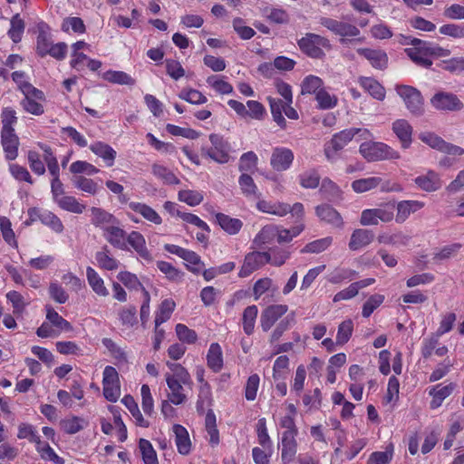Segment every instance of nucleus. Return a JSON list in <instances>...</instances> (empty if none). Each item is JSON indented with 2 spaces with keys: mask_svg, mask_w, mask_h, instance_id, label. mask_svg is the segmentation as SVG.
<instances>
[{
  "mask_svg": "<svg viewBox=\"0 0 464 464\" xmlns=\"http://www.w3.org/2000/svg\"><path fill=\"white\" fill-rule=\"evenodd\" d=\"M299 48L312 58H322L325 51L331 49V44L328 39L315 34H306L298 41Z\"/></svg>",
  "mask_w": 464,
  "mask_h": 464,
  "instance_id": "nucleus-4",
  "label": "nucleus"
},
{
  "mask_svg": "<svg viewBox=\"0 0 464 464\" xmlns=\"http://www.w3.org/2000/svg\"><path fill=\"white\" fill-rule=\"evenodd\" d=\"M178 199L190 207H196L203 201L204 193L200 190L182 189L178 193Z\"/></svg>",
  "mask_w": 464,
  "mask_h": 464,
  "instance_id": "nucleus-46",
  "label": "nucleus"
},
{
  "mask_svg": "<svg viewBox=\"0 0 464 464\" xmlns=\"http://www.w3.org/2000/svg\"><path fill=\"white\" fill-rule=\"evenodd\" d=\"M91 220L92 223L95 227H100L102 232L105 231L106 227L119 223V220L111 213L100 208H91Z\"/></svg>",
  "mask_w": 464,
  "mask_h": 464,
  "instance_id": "nucleus-24",
  "label": "nucleus"
},
{
  "mask_svg": "<svg viewBox=\"0 0 464 464\" xmlns=\"http://www.w3.org/2000/svg\"><path fill=\"white\" fill-rule=\"evenodd\" d=\"M373 233L368 229H355L351 236L349 247L351 250H359L370 245L373 240Z\"/></svg>",
  "mask_w": 464,
  "mask_h": 464,
  "instance_id": "nucleus-27",
  "label": "nucleus"
},
{
  "mask_svg": "<svg viewBox=\"0 0 464 464\" xmlns=\"http://www.w3.org/2000/svg\"><path fill=\"white\" fill-rule=\"evenodd\" d=\"M277 227L266 226L254 239V244L258 247L273 243L276 239Z\"/></svg>",
  "mask_w": 464,
  "mask_h": 464,
  "instance_id": "nucleus-42",
  "label": "nucleus"
},
{
  "mask_svg": "<svg viewBox=\"0 0 464 464\" xmlns=\"http://www.w3.org/2000/svg\"><path fill=\"white\" fill-rule=\"evenodd\" d=\"M411 43L414 45L413 47L405 49V53L416 64L428 68L431 66L432 62L429 57V53L426 48V42H422L420 39H412Z\"/></svg>",
  "mask_w": 464,
  "mask_h": 464,
  "instance_id": "nucleus-15",
  "label": "nucleus"
},
{
  "mask_svg": "<svg viewBox=\"0 0 464 464\" xmlns=\"http://www.w3.org/2000/svg\"><path fill=\"white\" fill-rule=\"evenodd\" d=\"M97 266L106 271H115L119 268L121 263L116 259L108 249L104 248L95 254Z\"/></svg>",
  "mask_w": 464,
  "mask_h": 464,
  "instance_id": "nucleus-34",
  "label": "nucleus"
},
{
  "mask_svg": "<svg viewBox=\"0 0 464 464\" xmlns=\"http://www.w3.org/2000/svg\"><path fill=\"white\" fill-rule=\"evenodd\" d=\"M46 319L56 328V332L69 333L73 330L72 325L63 318L53 308L46 306Z\"/></svg>",
  "mask_w": 464,
  "mask_h": 464,
  "instance_id": "nucleus-36",
  "label": "nucleus"
},
{
  "mask_svg": "<svg viewBox=\"0 0 464 464\" xmlns=\"http://www.w3.org/2000/svg\"><path fill=\"white\" fill-rule=\"evenodd\" d=\"M37 28L35 50L38 55L41 57L50 55L56 60H63L67 53V44L65 43L54 44L51 29L46 24L41 23Z\"/></svg>",
  "mask_w": 464,
  "mask_h": 464,
  "instance_id": "nucleus-2",
  "label": "nucleus"
},
{
  "mask_svg": "<svg viewBox=\"0 0 464 464\" xmlns=\"http://www.w3.org/2000/svg\"><path fill=\"white\" fill-rule=\"evenodd\" d=\"M99 171L100 169L98 168L85 160H76L70 166V172L75 175L86 174L92 176L97 174Z\"/></svg>",
  "mask_w": 464,
  "mask_h": 464,
  "instance_id": "nucleus-63",
  "label": "nucleus"
},
{
  "mask_svg": "<svg viewBox=\"0 0 464 464\" xmlns=\"http://www.w3.org/2000/svg\"><path fill=\"white\" fill-rule=\"evenodd\" d=\"M62 30L67 34H83L85 32V25L83 21L79 17H67L63 21Z\"/></svg>",
  "mask_w": 464,
  "mask_h": 464,
  "instance_id": "nucleus-62",
  "label": "nucleus"
},
{
  "mask_svg": "<svg viewBox=\"0 0 464 464\" xmlns=\"http://www.w3.org/2000/svg\"><path fill=\"white\" fill-rule=\"evenodd\" d=\"M62 430L67 434H74L82 430L86 421L80 417H72L63 420L60 423Z\"/></svg>",
  "mask_w": 464,
  "mask_h": 464,
  "instance_id": "nucleus-60",
  "label": "nucleus"
},
{
  "mask_svg": "<svg viewBox=\"0 0 464 464\" xmlns=\"http://www.w3.org/2000/svg\"><path fill=\"white\" fill-rule=\"evenodd\" d=\"M333 243V237H326L308 243L301 250L302 253L319 254L326 250Z\"/></svg>",
  "mask_w": 464,
  "mask_h": 464,
  "instance_id": "nucleus-59",
  "label": "nucleus"
},
{
  "mask_svg": "<svg viewBox=\"0 0 464 464\" xmlns=\"http://www.w3.org/2000/svg\"><path fill=\"white\" fill-rule=\"evenodd\" d=\"M169 389V400L174 404H181L185 401L187 392L189 389L188 379H166Z\"/></svg>",
  "mask_w": 464,
  "mask_h": 464,
  "instance_id": "nucleus-16",
  "label": "nucleus"
},
{
  "mask_svg": "<svg viewBox=\"0 0 464 464\" xmlns=\"http://www.w3.org/2000/svg\"><path fill=\"white\" fill-rule=\"evenodd\" d=\"M208 365L214 371L218 372L222 368L223 356L222 350L218 343H213L210 344L207 354Z\"/></svg>",
  "mask_w": 464,
  "mask_h": 464,
  "instance_id": "nucleus-40",
  "label": "nucleus"
},
{
  "mask_svg": "<svg viewBox=\"0 0 464 464\" xmlns=\"http://www.w3.org/2000/svg\"><path fill=\"white\" fill-rule=\"evenodd\" d=\"M359 152L369 162L396 160L401 158L397 150L382 141L369 140L362 142Z\"/></svg>",
  "mask_w": 464,
  "mask_h": 464,
  "instance_id": "nucleus-3",
  "label": "nucleus"
},
{
  "mask_svg": "<svg viewBox=\"0 0 464 464\" xmlns=\"http://www.w3.org/2000/svg\"><path fill=\"white\" fill-rule=\"evenodd\" d=\"M256 208L264 213L284 217L289 213L290 205L283 202H272L262 199L256 203Z\"/></svg>",
  "mask_w": 464,
  "mask_h": 464,
  "instance_id": "nucleus-30",
  "label": "nucleus"
},
{
  "mask_svg": "<svg viewBox=\"0 0 464 464\" xmlns=\"http://www.w3.org/2000/svg\"><path fill=\"white\" fill-rule=\"evenodd\" d=\"M395 91L411 114L419 116L423 113V97L418 89L410 85H397Z\"/></svg>",
  "mask_w": 464,
  "mask_h": 464,
  "instance_id": "nucleus-6",
  "label": "nucleus"
},
{
  "mask_svg": "<svg viewBox=\"0 0 464 464\" xmlns=\"http://www.w3.org/2000/svg\"><path fill=\"white\" fill-rule=\"evenodd\" d=\"M353 332V322L351 319L344 320L338 325L336 344L343 346L351 338Z\"/></svg>",
  "mask_w": 464,
  "mask_h": 464,
  "instance_id": "nucleus-52",
  "label": "nucleus"
},
{
  "mask_svg": "<svg viewBox=\"0 0 464 464\" xmlns=\"http://www.w3.org/2000/svg\"><path fill=\"white\" fill-rule=\"evenodd\" d=\"M178 96L194 105L205 104L208 102V98L200 91L190 87L183 88Z\"/></svg>",
  "mask_w": 464,
  "mask_h": 464,
  "instance_id": "nucleus-41",
  "label": "nucleus"
},
{
  "mask_svg": "<svg viewBox=\"0 0 464 464\" xmlns=\"http://www.w3.org/2000/svg\"><path fill=\"white\" fill-rule=\"evenodd\" d=\"M216 219L221 228L229 235L237 234L243 226V222L240 219L223 213L217 214Z\"/></svg>",
  "mask_w": 464,
  "mask_h": 464,
  "instance_id": "nucleus-35",
  "label": "nucleus"
},
{
  "mask_svg": "<svg viewBox=\"0 0 464 464\" xmlns=\"http://www.w3.org/2000/svg\"><path fill=\"white\" fill-rule=\"evenodd\" d=\"M123 404L127 407V409L130 411L133 418L135 419V422L137 425L140 427L147 428L149 427L150 423L148 420H146L142 414L140 413L139 407L133 398L131 396H125L122 399Z\"/></svg>",
  "mask_w": 464,
  "mask_h": 464,
  "instance_id": "nucleus-53",
  "label": "nucleus"
},
{
  "mask_svg": "<svg viewBox=\"0 0 464 464\" xmlns=\"http://www.w3.org/2000/svg\"><path fill=\"white\" fill-rule=\"evenodd\" d=\"M207 85L221 95L231 94L233 86L220 75L213 74L206 79Z\"/></svg>",
  "mask_w": 464,
  "mask_h": 464,
  "instance_id": "nucleus-37",
  "label": "nucleus"
},
{
  "mask_svg": "<svg viewBox=\"0 0 464 464\" xmlns=\"http://www.w3.org/2000/svg\"><path fill=\"white\" fill-rule=\"evenodd\" d=\"M393 203H385L376 208H367L362 211L360 223L362 226H377L380 222L389 223L394 218Z\"/></svg>",
  "mask_w": 464,
  "mask_h": 464,
  "instance_id": "nucleus-5",
  "label": "nucleus"
},
{
  "mask_svg": "<svg viewBox=\"0 0 464 464\" xmlns=\"http://www.w3.org/2000/svg\"><path fill=\"white\" fill-rule=\"evenodd\" d=\"M139 448L145 464H159L156 451L149 440L140 439L139 441Z\"/></svg>",
  "mask_w": 464,
  "mask_h": 464,
  "instance_id": "nucleus-61",
  "label": "nucleus"
},
{
  "mask_svg": "<svg viewBox=\"0 0 464 464\" xmlns=\"http://www.w3.org/2000/svg\"><path fill=\"white\" fill-rule=\"evenodd\" d=\"M211 146L206 150V154L214 161L219 164L227 163L230 160V145L218 134H210Z\"/></svg>",
  "mask_w": 464,
  "mask_h": 464,
  "instance_id": "nucleus-8",
  "label": "nucleus"
},
{
  "mask_svg": "<svg viewBox=\"0 0 464 464\" xmlns=\"http://www.w3.org/2000/svg\"><path fill=\"white\" fill-rule=\"evenodd\" d=\"M316 216L320 220L335 227H343V221L340 213L327 204L320 205L315 208Z\"/></svg>",
  "mask_w": 464,
  "mask_h": 464,
  "instance_id": "nucleus-20",
  "label": "nucleus"
},
{
  "mask_svg": "<svg viewBox=\"0 0 464 464\" xmlns=\"http://www.w3.org/2000/svg\"><path fill=\"white\" fill-rule=\"evenodd\" d=\"M350 135L343 130L324 143V153L328 161L334 162L338 160L339 152L350 142Z\"/></svg>",
  "mask_w": 464,
  "mask_h": 464,
  "instance_id": "nucleus-10",
  "label": "nucleus"
},
{
  "mask_svg": "<svg viewBox=\"0 0 464 464\" xmlns=\"http://www.w3.org/2000/svg\"><path fill=\"white\" fill-rule=\"evenodd\" d=\"M102 237L114 248L122 251L132 249L145 261H152V255L147 247L146 239L139 231L127 233L120 227L119 222L106 227L105 231L102 232Z\"/></svg>",
  "mask_w": 464,
  "mask_h": 464,
  "instance_id": "nucleus-1",
  "label": "nucleus"
},
{
  "mask_svg": "<svg viewBox=\"0 0 464 464\" xmlns=\"http://www.w3.org/2000/svg\"><path fill=\"white\" fill-rule=\"evenodd\" d=\"M381 177H369L356 179L352 182V188L355 193H364L379 187Z\"/></svg>",
  "mask_w": 464,
  "mask_h": 464,
  "instance_id": "nucleus-44",
  "label": "nucleus"
},
{
  "mask_svg": "<svg viewBox=\"0 0 464 464\" xmlns=\"http://www.w3.org/2000/svg\"><path fill=\"white\" fill-rule=\"evenodd\" d=\"M267 101L269 102L271 114L274 121L281 128H286V121L283 115L285 109L286 107V101H282L279 99H276L273 97H268Z\"/></svg>",
  "mask_w": 464,
  "mask_h": 464,
  "instance_id": "nucleus-32",
  "label": "nucleus"
},
{
  "mask_svg": "<svg viewBox=\"0 0 464 464\" xmlns=\"http://www.w3.org/2000/svg\"><path fill=\"white\" fill-rule=\"evenodd\" d=\"M238 184L242 193L246 197L258 198V188L251 176L242 174L238 179Z\"/></svg>",
  "mask_w": 464,
  "mask_h": 464,
  "instance_id": "nucleus-55",
  "label": "nucleus"
},
{
  "mask_svg": "<svg viewBox=\"0 0 464 464\" xmlns=\"http://www.w3.org/2000/svg\"><path fill=\"white\" fill-rule=\"evenodd\" d=\"M425 204L420 200H401L396 206V222L403 223L411 214L415 213L424 208Z\"/></svg>",
  "mask_w": 464,
  "mask_h": 464,
  "instance_id": "nucleus-22",
  "label": "nucleus"
},
{
  "mask_svg": "<svg viewBox=\"0 0 464 464\" xmlns=\"http://www.w3.org/2000/svg\"><path fill=\"white\" fill-rule=\"evenodd\" d=\"M430 104L439 111H459L464 108V103L452 93L438 92L430 99Z\"/></svg>",
  "mask_w": 464,
  "mask_h": 464,
  "instance_id": "nucleus-9",
  "label": "nucleus"
},
{
  "mask_svg": "<svg viewBox=\"0 0 464 464\" xmlns=\"http://www.w3.org/2000/svg\"><path fill=\"white\" fill-rule=\"evenodd\" d=\"M86 279L92 292L98 296L107 297L109 295V289L106 287L103 278L93 267H86Z\"/></svg>",
  "mask_w": 464,
  "mask_h": 464,
  "instance_id": "nucleus-23",
  "label": "nucleus"
},
{
  "mask_svg": "<svg viewBox=\"0 0 464 464\" xmlns=\"http://www.w3.org/2000/svg\"><path fill=\"white\" fill-rule=\"evenodd\" d=\"M24 22L20 17L19 14L14 15L10 21V29L8 30V35L14 43H19L24 32Z\"/></svg>",
  "mask_w": 464,
  "mask_h": 464,
  "instance_id": "nucleus-50",
  "label": "nucleus"
},
{
  "mask_svg": "<svg viewBox=\"0 0 464 464\" xmlns=\"http://www.w3.org/2000/svg\"><path fill=\"white\" fill-rule=\"evenodd\" d=\"M90 150L99 158H101L107 167H111L114 164L117 152L109 144L96 141L90 145Z\"/></svg>",
  "mask_w": 464,
  "mask_h": 464,
  "instance_id": "nucleus-26",
  "label": "nucleus"
},
{
  "mask_svg": "<svg viewBox=\"0 0 464 464\" xmlns=\"http://www.w3.org/2000/svg\"><path fill=\"white\" fill-rule=\"evenodd\" d=\"M419 139L433 150L442 151L446 141L431 131H422L419 134Z\"/></svg>",
  "mask_w": 464,
  "mask_h": 464,
  "instance_id": "nucleus-54",
  "label": "nucleus"
},
{
  "mask_svg": "<svg viewBox=\"0 0 464 464\" xmlns=\"http://www.w3.org/2000/svg\"><path fill=\"white\" fill-rule=\"evenodd\" d=\"M117 278L128 289H130V290L143 289V285L140 283L138 276L131 272L121 271L117 275Z\"/></svg>",
  "mask_w": 464,
  "mask_h": 464,
  "instance_id": "nucleus-57",
  "label": "nucleus"
},
{
  "mask_svg": "<svg viewBox=\"0 0 464 464\" xmlns=\"http://www.w3.org/2000/svg\"><path fill=\"white\" fill-rule=\"evenodd\" d=\"M358 53L364 56L376 69H383L387 65V54L381 50L358 49Z\"/></svg>",
  "mask_w": 464,
  "mask_h": 464,
  "instance_id": "nucleus-31",
  "label": "nucleus"
},
{
  "mask_svg": "<svg viewBox=\"0 0 464 464\" xmlns=\"http://www.w3.org/2000/svg\"><path fill=\"white\" fill-rule=\"evenodd\" d=\"M1 140L5 158L14 160L18 155L19 140L14 130L1 131Z\"/></svg>",
  "mask_w": 464,
  "mask_h": 464,
  "instance_id": "nucleus-25",
  "label": "nucleus"
},
{
  "mask_svg": "<svg viewBox=\"0 0 464 464\" xmlns=\"http://www.w3.org/2000/svg\"><path fill=\"white\" fill-rule=\"evenodd\" d=\"M60 208L75 214H82L85 206L78 201V199L72 196H64L57 198L56 202Z\"/></svg>",
  "mask_w": 464,
  "mask_h": 464,
  "instance_id": "nucleus-49",
  "label": "nucleus"
},
{
  "mask_svg": "<svg viewBox=\"0 0 464 464\" xmlns=\"http://www.w3.org/2000/svg\"><path fill=\"white\" fill-rule=\"evenodd\" d=\"M128 208L134 213H137L140 216H141L146 221L150 223H152L157 226L162 224L163 219L161 216L153 208L143 202H129Z\"/></svg>",
  "mask_w": 464,
  "mask_h": 464,
  "instance_id": "nucleus-19",
  "label": "nucleus"
},
{
  "mask_svg": "<svg viewBox=\"0 0 464 464\" xmlns=\"http://www.w3.org/2000/svg\"><path fill=\"white\" fill-rule=\"evenodd\" d=\"M292 431H285L282 434V461L284 464L291 462L297 451V442L295 436Z\"/></svg>",
  "mask_w": 464,
  "mask_h": 464,
  "instance_id": "nucleus-21",
  "label": "nucleus"
},
{
  "mask_svg": "<svg viewBox=\"0 0 464 464\" xmlns=\"http://www.w3.org/2000/svg\"><path fill=\"white\" fill-rule=\"evenodd\" d=\"M294 159V153L290 149L276 147L272 151L270 165L276 171H285L290 169Z\"/></svg>",
  "mask_w": 464,
  "mask_h": 464,
  "instance_id": "nucleus-13",
  "label": "nucleus"
},
{
  "mask_svg": "<svg viewBox=\"0 0 464 464\" xmlns=\"http://www.w3.org/2000/svg\"><path fill=\"white\" fill-rule=\"evenodd\" d=\"M28 215L33 221L39 219L56 233H61L63 230L61 219L49 210L34 208L28 210Z\"/></svg>",
  "mask_w": 464,
  "mask_h": 464,
  "instance_id": "nucleus-14",
  "label": "nucleus"
},
{
  "mask_svg": "<svg viewBox=\"0 0 464 464\" xmlns=\"http://www.w3.org/2000/svg\"><path fill=\"white\" fill-rule=\"evenodd\" d=\"M187 268L194 274H199L205 267L200 256L194 251L187 249L181 257Z\"/></svg>",
  "mask_w": 464,
  "mask_h": 464,
  "instance_id": "nucleus-45",
  "label": "nucleus"
},
{
  "mask_svg": "<svg viewBox=\"0 0 464 464\" xmlns=\"http://www.w3.org/2000/svg\"><path fill=\"white\" fill-rule=\"evenodd\" d=\"M175 332L178 339L183 343L193 344L198 340L197 333L183 324H176Z\"/></svg>",
  "mask_w": 464,
  "mask_h": 464,
  "instance_id": "nucleus-58",
  "label": "nucleus"
},
{
  "mask_svg": "<svg viewBox=\"0 0 464 464\" xmlns=\"http://www.w3.org/2000/svg\"><path fill=\"white\" fill-rule=\"evenodd\" d=\"M175 307L176 303L173 299L169 298L163 300L156 312L155 326L159 327L161 324L167 322L170 318Z\"/></svg>",
  "mask_w": 464,
  "mask_h": 464,
  "instance_id": "nucleus-38",
  "label": "nucleus"
},
{
  "mask_svg": "<svg viewBox=\"0 0 464 464\" xmlns=\"http://www.w3.org/2000/svg\"><path fill=\"white\" fill-rule=\"evenodd\" d=\"M103 395L110 401H116L120 398L119 379H103Z\"/></svg>",
  "mask_w": 464,
  "mask_h": 464,
  "instance_id": "nucleus-51",
  "label": "nucleus"
},
{
  "mask_svg": "<svg viewBox=\"0 0 464 464\" xmlns=\"http://www.w3.org/2000/svg\"><path fill=\"white\" fill-rule=\"evenodd\" d=\"M453 391V386L451 383L448 385H437L431 388L429 392L430 395L432 396V401H430V407L432 409L438 408L441 405L443 400L450 396V394Z\"/></svg>",
  "mask_w": 464,
  "mask_h": 464,
  "instance_id": "nucleus-39",
  "label": "nucleus"
},
{
  "mask_svg": "<svg viewBox=\"0 0 464 464\" xmlns=\"http://www.w3.org/2000/svg\"><path fill=\"white\" fill-rule=\"evenodd\" d=\"M72 182L76 188L92 196L96 195L100 190V186L97 182L83 176L74 178Z\"/></svg>",
  "mask_w": 464,
  "mask_h": 464,
  "instance_id": "nucleus-47",
  "label": "nucleus"
},
{
  "mask_svg": "<svg viewBox=\"0 0 464 464\" xmlns=\"http://www.w3.org/2000/svg\"><path fill=\"white\" fill-rule=\"evenodd\" d=\"M287 305L274 304L268 306L261 314L260 324L263 331L267 332L275 323L287 312Z\"/></svg>",
  "mask_w": 464,
  "mask_h": 464,
  "instance_id": "nucleus-18",
  "label": "nucleus"
},
{
  "mask_svg": "<svg viewBox=\"0 0 464 464\" xmlns=\"http://www.w3.org/2000/svg\"><path fill=\"white\" fill-rule=\"evenodd\" d=\"M24 99L22 101L23 108L34 115H42L44 113L43 102L45 101L44 92L33 85L24 86Z\"/></svg>",
  "mask_w": 464,
  "mask_h": 464,
  "instance_id": "nucleus-7",
  "label": "nucleus"
},
{
  "mask_svg": "<svg viewBox=\"0 0 464 464\" xmlns=\"http://www.w3.org/2000/svg\"><path fill=\"white\" fill-rule=\"evenodd\" d=\"M392 133L399 140L401 149L407 150L412 144L413 127L405 119H397L392 122Z\"/></svg>",
  "mask_w": 464,
  "mask_h": 464,
  "instance_id": "nucleus-12",
  "label": "nucleus"
},
{
  "mask_svg": "<svg viewBox=\"0 0 464 464\" xmlns=\"http://www.w3.org/2000/svg\"><path fill=\"white\" fill-rule=\"evenodd\" d=\"M172 430L175 435L178 451L182 455H188L191 450V441L188 430L179 424H175Z\"/></svg>",
  "mask_w": 464,
  "mask_h": 464,
  "instance_id": "nucleus-29",
  "label": "nucleus"
},
{
  "mask_svg": "<svg viewBox=\"0 0 464 464\" xmlns=\"http://www.w3.org/2000/svg\"><path fill=\"white\" fill-rule=\"evenodd\" d=\"M258 309L256 305L247 306L243 313L242 324L246 334L251 335L254 333Z\"/></svg>",
  "mask_w": 464,
  "mask_h": 464,
  "instance_id": "nucleus-43",
  "label": "nucleus"
},
{
  "mask_svg": "<svg viewBox=\"0 0 464 464\" xmlns=\"http://www.w3.org/2000/svg\"><path fill=\"white\" fill-rule=\"evenodd\" d=\"M358 82L372 98L378 101H383L385 99V89L375 79L371 77H360Z\"/></svg>",
  "mask_w": 464,
  "mask_h": 464,
  "instance_id": "nucleus-28",
  "label": "nucleus"
},
{
  "mask_svg": "<svg viewBox=\"0 0 464 464\" xmlns=\"http://www.w3.org/2000/svg\"><path fill=\"white\" fill-rule=\"evenodd\" d=\"M152 173L167 184H179V179L168 168L155 164L152 167Z\"/></svg>",
  "mask_w": 464,
  "mask_h": 464,
  "instance_id": "nucleus-64",
  "label": "nucleus"
},
{
  "mask_svg": "<svg viewBox=\"0 0 464 464\" xmlns=\"http://www.w3.org/2000/svg\"><path fill=\"white\" fill-rule=\"evenodd\" d=\"M270 261V253L251 252L245 256L244 263L239 270L240 277H246L254 271Z\"/></svg>",
  "mask_w": 464,
  "mask_h": 464,
  "instance_id": "nucleus-11",
  "label": "nucleus"
},
{
  "mask_svg": "<svg viewBox=\"0 0 464 464\" xmlns=\"http://www.w3.org/2000/svg\"><path fill=\"white\" fill-rule=\"evenodd\" d=\"M315 100L319 108L323 110H328L335 107L338 101L337 97L325 88H323L319 92H317Z\"/></svg>",
  "mask_w": 464,
  "mask_h": 464,
  "instance_id": "nucleus-56",
  "label": "nucleus"
},
{
  "mask_svg": "<svg viewBox=\"0 0 464 464\" xmlns=\"http://www.w3.org/2000/svg\"><path fill=\"white\" fill-rule=\"evenodd\" d=\"M413 181L417 188L426 192H435L442 186L440 174L432 169L417 176Z\"/></svg>",
  "mask_w": 464,
  "mask_h": 464,
  "instance_id": "nucleus-17",
  "label": "nucleus"
},
{
  "mask_svg": "<svg viewBox=\"0 0 464 464\" xmlns=\"http://www.w3.org/2000/svg\"><path fill=\"white\" fill-rule=\"evenodd\" d=\"M301 88L303 94L316 95L324 88V82L318 76L308 75L303 80Z\"/></svg>",
  "mask_w": 464,
  "mask_h": 464,
  "instance_id": "nucleus-48",
  "label": "nucleus"
},
{
  "mask_svg": "<svg viewBox=\"0 0 464 464\" xmlns=\"http://www.w3.org/2000/svg\"><path fill=\"white\" fill-rule=\"evenodd\" d=\"M411 237L403 231L382 232L378 236V241L381 244L405 246L409 243Z\"/></svg>",
  "mask_w": 464,
  "mask_h": 464,
  "instance_id": "nucleus-33",
  "label": "nucleus"
}]
</instances>
